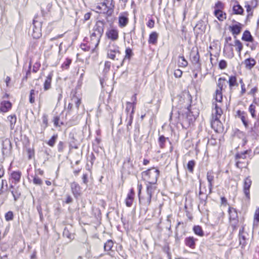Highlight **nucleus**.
<instances>
[{
  "label": "nucleus",
  "mask_w": 259,
  "mask_h": 259,
  "mask_svg": "<svg viewBox=\"0 0 259 259\" xmlns=\"http://www.w3.org/2000/svg\"><path fill=\"white\" fill-rule=\"evenodd\" d=\"M105 25L106 22L104 20H98L90 31V41L93 49L98 46L104 33Z\"/></svg>",
  "instance_id": "nucleus-1"
},
{
  "label": "nucleus",
  "mask_w": 259,
  "mask_h": 259,
  "mask_svg": "<svg viewBox=\"0 0 259 259\" xmlns=\"http://www.w3.org/2000/svg\"><path fill=\"white\" fill-rule=\"evenodd\" d=\"M142 179L147 184H156L159 176V170L155 167L150 168L141 173Z\"/></svg>",
  "instance_id": "nucleus-2"
},
{
  "label": "nucleus",
  "mask_w": 259,
  "mask_h": 259,
  "mask_svg": "<svg viewBox=\"0 0 259 259\" xmlns=\"http://www.w3.org/2000/svg\"><path fill=\"white\" fill-rule=\"evenodd\" d=\"M42 20L40 17L36 15L33 20L31 35L35 39H38L41 36Z\"/></svg>",
  "instance_id": "nucleus-3"
},
{
  "label": "nucleus",
  "mask_w": 259,
  "mask_h": 259,
  "mask_svg": "<svg viewBox=\"0 0 259 259\" xmlns=\"http://www.w3.org/2000/svg\"><path fill=\"white\" fill-rule=\"evenodd\" d=\"M229 221L233 231H235L238 227L239 223L237 211L236 208L229 207L228 209Z\"/></svg>",
  "instance_id": "nucleus-4"
},
{
  "label": "nucleus",
  "mask_w": 259,
  "mask_h": 259,
  "mask_svg": "<svg viewBox=\"0 0 259 259\" xmlns=\"http://www.w3.org/2000/svg\"><path fill=\"white\" fill-rule=\"evenodd\" d=\"M2 153L4 158L10 157L12 155V145L9 139L6 138L3 140L2 144Z\"/></svg>",
  "instance_id": "nucleus-5"
},
{
  "label": "nucleus",
  "mask_w": 259,
  "mask_h": 259,
  "mask_svg": "<svg viewBox=\"0 0 259 259\" xmlns=\"http://www.w3.org/2000/svg\"><path fill=\"white\" fill-rule=\"evenodd\" d=\"M226 79L224 77H220L217 82L218 88L215 90L214 98L217 102H222L223 100L222 91L224 85H225Z\"/></svg>",
  "instance_id": "nucleus-6"
},
{
  "label": "nucleus",
  "mask_w": 259,
  "mask_h": 259,
  "mask_svg": "<svg viewBox=\"0 0 259 259\" xmlns=\"http://www.w3.org/2000/svg\"><path fill=\"white\" fill-rule=\"evenodd\" d=\"M151 196L145 195L143 196L139 195V203L141 206V208L144 209L146 212L148 209V206L150 205L151 201Z\"/></svg>",
  "instance_id": "nucleus-7"
},
{
  "label": "nucleus",
  "mask_w": 259,
  "mask_h": 259,
  "mask_svg": "<svg viewBox=\"0 0 259 259\" xmlns=\"http://www.w3.org/2000/svg\"><path fill=\"white\" fill-rule=\"evenodd\" d=\"M214 105H215V108H214L215 115L213 117V120L211 122V127L213 129H215L214 124L215 123H218V124L220 123V118L221 117V116L223 113V111H222L221 108L220 107H219V105L216 103Z\"/></svg>",
  "instance_id": "nucleus-8"
},
{
  "label": "nucleus",
  "mask_w": 259,
  "mask_h": 259,
  "mask_svg": "<svg viewBox=\"0 0 259 259\" xmlns=\"http://www.w3.org/2000/svg\"><path fill=\"white\" fill-rule=\"evenodd\" d=\"M104 6L106 8V15L108 17L111 16L113 13L115 8V3L114 0H104L102 2V6Z\"/></svg>",
  "instance_id": "nucleus-9"
},
{
  "label": "nucleus",
  "mask_w": 259,
  "mask_h": 259,
  "mask_svg": "<svg viewBox=\"0 0 259 259\" xmlns=\"http://www.w3.org/2000/svg\"><path fill=\"white\" fill-rule=\"evenodd\" d=\"M233 21L235 22L236 24L230 26L229 27V29L231 32L234 38L236 39L237 38V36L240 33L242 29L243 25L239 22L235 21V20H233Z\"/></svg>",
  "instance_id": "nucleus-10"
},
{
  "label": "nucleus",
  "mask_w": 259,
  "mask_h": 259,
  "mask_svg": "<svg viewBox=\"0 0 259 259\" xmlns=\"http://www.w3.org/2000/svg\"><path fill=\"white\" fill-rule=\"evenodd\" d=\"M105 35L108 39L116 41L119 38V31L115 28L108 29L106 31Z\"/></svg>",
  "instance_id": "nucleus-11"
},
{
  "label": "nucleus",
  "mask_w": 259,
  "mask_h": 259,
  "mask_svg": "<svg viewBox=\"0 0 259 259\" xmlns=\"http://www.w3.org/2000/svg\"><path fill=\"white\" fill-rule=\"evenodd\" d=\"M70 188L74 197L76 199H78L81 194V188L79 185L76 182H73L70 184Z\"/></svg>",
  "instance_id": "nucleus-12"
},
{
  "label": "nucleus",
  "mask_w": 259,
  "mask_h": 259,
  "mask_svg": "<svg viewBox=\"0 0 259 259\" xmlns=\"http://www.w3.org/2000/svg\"><path fill=\"white\" fill-rule=\"evenodd\" d=\"M129 21L127 13H121L118 17V26L120 28L125 27Z\"/></svg>",
  "instance_id": "nucleus-13"
},
{
  "label": "nucleus",
  "mask_w": 259,
  "mask_h": 259,
  "mask_svg": "<svg viewBox=\"0 0 259 259\" xmlns=\"http://www.w3.org/2000/svg\"><path fill=\"white\" fill-rule=\"evenodd\" d=\"M252 184V181L249 176L246 177L244 180L243 191L245 196L249 198L250 197V188Z\"/></svg>",
  "instance_id": "nucleus-14"
},
{
  "label": "nucleus",
  "mask_w": 259,
  "mask_h": 259,
  "mask_svg": "<svg viewBox=\"0 0 259 259\" xmlns=\"http://www.w3.org/2000/svg\"><path fill=\"white\" fill-rule=\"evenodd\" d=\"M199 115L198 110L196 108H192L190 106L187 112V117L189 120H195Z\"/></svg>",
  "instance_id": "nucleus-15"
},
{
  "label": "nucleus",
  "mask_w": 259,
  "mask_h": 259,
  "mask_svg": "<svg viewBox=\"0 0 259 259\" xmlns=\"http://www.w3.org/2000/svg\"><path fill=\"white\" fill-rule=\"evenodd\" d=\"M247 235V233L244 232V228L242 227L239 230V244L241 246L242 248H244L247 244L246 241V236Z\"/></svg>",
  "instance_id": "nucleus-16"
},
{
  "label": "nucleus",
  "mask_w": 259,
  "mask_h": 259,
  "mask_svg": "<svg viewBox=\"0 0 259 259\" xmlns=\"http://www.w3.org/2000/svg\"><path fill=\"white\" fill-rule=\"evenodd\" d=\"M199 204H200L203 205L204 206L206 205L207 203V199L208 197L207 195H205L204 193L201 190V181H199ZM198 208H199V205H198Z\"/></svg>",
  "instance_id": "nucleus-17"
},
{
  "label": "nucleus",
  "mask_w": 259,
  "mask_h": 259,
  "mask_svg": "<svg viewBox=\"0 0 259 259\" xmlns=\"http://www.w3.org/2000/svg\"><path fill=\"white\" fill-rule=\"evenodd\" d=\"M69 145L70 149L78 148L77 140L75 138L74 134L72 133L69 134Z\"/></svg>",
  "instance_id": "nucleus-18"
},
{
  "label": "nucleus",
  "mask_w": 259,
  "mask_h": 259,
  "mask_svg": "<svg viewBox=\"0 0 259 259\" xmlns=\"http://www.w3.org/2000/svg\"><path fill=\"white\" fill-rule=\"evenodd\" d=\"M198 240L197 239L193 237H188L185 239V244L186 246L189 247L192 249H194L196 246V241Z\"/></svg>",
  "instance_id": "nucleus-19"
},
{
  "label": "nucleus",
  "mask_w": 259,
  "mask_h": 259,
  "mask_svg": "<svg viewBox=\"0 0 259 259\" xmlns=\"http://www.w3.org/2000/svg\"><path fill=\"white\" fill-rule=\"evenodd\" d=\"M107 57L113 60H121L122 59V55L120 51H118V53L112 51L107 52Z\"/></svg>",
  "instance_id": "nucleus-20"
},
{
  "label": "nucleus",
  "mask_w": 259,
  "mask_h": 259,
  "mask_svg": "<svg viewBox=\"0 0 259 259\" xmlns=\"http://www.w3.org/2000/svg\"><path fill=\"white\" fill-rule=\"evenodd\" d=\"M229 83V89L232 92L234 87H238V83L237 82V77L236 75H231L229 77V80L227 81Z\"/></svg>",
  "instance_id": "nucleus-21"
},
{
  "label": "nucleus",
  "mask_w": 259,
  "mask_h": 259,
  "mask_svg": "<svg viewBox=\"0 0 259 259\" xmlns=\"http://www.w3.org/2000/svg\"><path fill=\"white\" fill-rule=\"evenodd\" d=\"M53 76V73L52 72H51L46 77L45 82L44 83V91H48L51 89Z\"/></svg>",
  "instance_id": "nucleus-22"
},
{
  "label": "nucleus",
  "mask_w": 259,
  "mask_h": 259,
  "mask_svg": "<svg viewBox=\"0 0 259 259\" xmlns=\"http://www.w3.org/2000/svg\"><path fill=\"white\" fill-rule=\"evenodd\" d=\"M135 196V192L134 189H131L130 192L127 194L126 198L125 199V204L127 207L132 206Z\"/></svg>",
  "instance_id": "nucleus-23"
},
{
  "label": "nucleus",
  "mask_w": 259,
  "mask_h": 259,
  "mask_svg": "<svg viewBox=\"0 0 259 259\" xmlns=\"http://www.w3.org/2000/svg\"><path fill=\"white\" fill-rule=\"evenodd\" d=\"M247 69L251 70L256 64V61L254 58H249L244 60L243 62Z\"/></svg>",
  "instance_id": "nucleus-24"
},
{
  "label": "nucleus",
  "mask_w": 259,
  "mask_h": 259,
  "mask_svg": "<svg viewBox=\"0 0 259 259\" xmlns=\"http://www.w3.org/2000/svg\"><path fill=\"white\" fill-rule=\"evenodd\" d=\"M125 53V55L124 58H122L121 60L120 66H122L123 65V63L127 59L128 61H130L132 57L134 55L132 49L129 47L126 48Z\"/></svg>",
  "instance_id": "nucleus-25"
},
{
  "label": "nucleus",
  "mask_w": 259,
  "mask_h": 259,
  "mask_svg": "<svg viewBox=\"0 0 259 259\" xmlns=\"http://www.w3.org/2000/svg\"><path fill=\"white\" fill-rule=\"evenodd\" d=\"M12 107V104L10 101H4L0 104V111L2 112H8Z\"/></svg>",
  "instance_id": "nucleus-26"
},
{
  "label": "nucleus",
  "mask_w": 259,
  "mask_h": 259,
  "mask_svg": "<svg viewBox=\"0 0 259 259\" xmlns=\"http://www.w3.org/2000/svg\"><path fill=\"white\" fill-rule=\"evenodd\" d=\"M191 60L192 64L195 65L198 64L199 66H200L201 64L200 63V56L198 50L196 51V52H191Z\"/></svg>",
  "instance_id": "nucleus-27"
},
{
  "label": "nucleus",
  "mask_w": 259,
  "mask_h": 259,
  "mask_svg": "<svg viewBox=\"0 0 259 259\" xmlns=\"http://www.w3.org/2000/svg\"><path fill=\"white\" fill-rule=\"evenodd\" d=\"M140 135V126L137 124L135 126L134 139L137 144H140L141 142V138H139Z\"/></svg>",
  "instance_id": "nucleus-28"
},
{
  "label": "nucleus",
  "mask_w": 259,
  "mask_h": 259,
  "mask_svg": "<svg viewBox=\"0 0 259 259\" xmlns=\"http://www.w3.org/2000/svg\"><path fill=\"white\" fill-rule=\"evenodd\" d=\"M252 39H253V37L249 30H246L243 32L241 37L243 41L246 42L252 41Z\"/></svg>",
  "instance_id": "nucleus-29"
},
{
  "label": "nucleus",
  "mask_w": 259,
  "mask_h": 259,
  "mask_svg": "<svg viewBox=\"0 0 259 259\" xmlns=\"http://www.w3.org/2000/svg\"><path fill=\"white\" fill-rule=\"evenodd\" d=\"M158 34L156 32H152L149 35L148 42L149 44L155 45L157 42Z\"/></svg>",
  "instance_id": "nucleus-30"
},
{
  "label": "nucleus",
  "mask_w": 259,
  "mask_h": 259,
  "mask_svg": "<svg viewBox=\"0 0 259 259\" xmlns=\"http://www.w3.org/2000/svg\"><path fill=\"white\" fill-rule=\"evenodd\" d=\"M153 184H146V195L152 197L154 191L156 190V186H153Z\"/></svg>",
  "instance_id": "nucleus-31"
},
{
  "label": "nucleus",
  "mask_w": 259,
  "mask_h": 259,
  "mask_svg": "<svg viewBox=\"0 0 259 259\" xmlns=\"http://www.w3.org/2000/svg\"><path fill=\"white\" fill-rule=\"evenodd\" d=\"M214 15L219 21H222L226 19V14L222 11L214 10Z\"/></svg>",
  "instance_id": "nucleus-32"
},
{
  "label": "nucleus",
  "mask_w": 259,
  "mask_h": 259,
  "mask_svg": "<svg viewBox=\"0 0 259 259\" xmlns=\"http://www.w3.org/2000/svg\"><path fill=\"white\" fill-rule=\"evenodd\" d=\"M250 132L254 136H257L259 133V119L257 118L254 122L253 127H251Z\"/></svg>",
  "instance_id": "nucleus-33"
},
{
  "label": "nucleus",
  "mask_w": 259,
  "mask_h": 259,
  "mask_svg": "<svg viewBox=\"0 0 259 259\" xmlns=\"http://www.w3.org/2000/svg\"><path fill=\"white\" fill-rule=\"evenodd\" d=\"M21 177V172L20 171H14L11 173V178L15 184L20 182Z\"/></svg>",
  "instance_id": "nucleus-34"
},
{
  "label": "nucleus",
  "mask_w": 259,
  "mask_h": 259,
  "mask_svg": "<svg viewBox=\"0 0 259 259\" xmlns=\"http://www.w3.org/2000/svg\"><path fill=\"white\" fill-rule=\"evenodd\" d=\"M166 141H168L169 143L171 144L168 138H166L163 135H161L159 136L158 140V142L159 147L163 149L165 147V144Z\"/></svg>",
  "instance_id": "nucleus-35"
},
{
  "label": "nucleus",
  "mask_w": 259,
  "mask_h": 259,
  "mask_svg": "<svg viewBox=\"0 0 259 259\" xmlns=\"http://www.w3.org/2000/svg\"><path fill=\"white\" fill-rule=\"evenodd\" d=\"M251 150H247L241 153H237L235 155V160L240 159H244L246 157V155L249 154L251 152Z\"/></svg>",
  "instance_id": "nucleus-36"
},
{
  "label": "nucleus",
  "mask_w": 259,
  "mask_h": 259,
  "mask_svg": "<svg viewBox=\"0 0 259 259\" xmlns=\"http://www.w3.org/2000/svg\"><path fill=\"white\" fill-rule=\"evenodd\" d=\"M206 179L208 183V185H213L214 179V172L212 170L207 171Z\"/></svg>",
  "instance_id": "nucleus-37"
},
{
  "label": "nucleus",
  "mask_w": 259,
  "mask_h": 259,
  "mask_svg": "<svg viewBox=\"0 0 259 259\" xmlns=\"http://www.w3.org/2000/svg\"><path fill=\"white\" fill-rule=\"evenodd\" d=\"M233 13L235 15H243L244 9L239 4H237L233 6Z\"/></svg>",
  "instance_id": "nucleus-38"
},
{
  "label": "nucleus",
  "mask_w": 259,
  "mask_h": 259,
  "mask_svg": "<svg viewBox=\"0 0 259 259\" xmlns=\"http://www.w3.org/2000/svg\"><path fill=\"white\" fill-rule=\"evenodd\" d=\"M193 230L194 233L199 236L202 237L204 235L202 227L199 225L194 226L193 227Z\"/></svg>",
  "instance_id": "nucleus-39"
},
{
  "label": "nucleus",
  "mask_w": 259,
  "mask_h": 259,
  "mask_svg": "<svg viewBox=\"0 0 259 259\" xmlns=\"http://www.w3.org/2000/svg\"><path fill=\"white\" fill-rule=\"evenodd\" d=\"M233 46L236 47V51L238 52L239 54H240L243 48L242 42L236 38L234 41V45H233Z\"/></svg>",
  "instance_id": "nucleus-40"
},
{
  "label": "nucleus",
  "mask_w": 259,
  "mask_h": 259,
  "mask_svg": "<svg viewBox=\"0 0 259 259\" xmlns=\"http://www.w3.org/2000/svg\"><path fill=\"white\" fill-rule=\"evenodd\" d=\"M8 120L10 122V128L13 130L16 122V116L15 115H11L8 116Z\"/></svg>",
  "instance_id": "nucleus-41"
},
{
  "label": "nucleus",
  "mask_w": 259,
  "mask_h": 259,
  "mask_svg": "<svg viewBox=\"0 0 259 259\" xmlns=\"http://www.w3.org/2000/svg\"><path fill=\"white\" fill-rule=\"evenodd\" d=\"M15 201H17L21 196V192L17 187L11 191Z\"/></svg>",
  "instance_id": "nucleus-42"
},
{
  "label": "nucleus",
  "mask_w": 259,
  "mask_h": 259,
  "mask_svg": "<svg viewBox=\"0 0 259 259\" xmlns=\"http://www.w3.org/2000/svg\"><path fill=\"white\" fill-rule=\"evenodd\" d=\"M135 106L132 104L131 102H127L126 103V107L125 108V111L128 113L130 112V110L132 109V111L129 115H133L135 112Z\"/></svg>",
  "instance_id": "nucleus-43"
},
{
  "label": "nucleus",
  "mask_w": 259,
  "mask_h": 259,
  "mask_svg": "<svg viewBox=\"0 0 259 259\" xmlns=\"http://www.w3.org/2000/svg\"><path fill=\"white\" fill-rule=\"evenodd\" d=\"M179 66L182 67H186L188 65V62L183 55L179 56Z\"/></svg>",
  "instance_id": "nucleus-44"
},
{
  "label": "nucleus",
  "mask_w": 259,
  "mask_h": 259,
  "mask_svg": "<svg viewBox=\"0 0 259 259\" xmlns=\"http://www.w3.org/2000/svg\"><path fill=\"white\" fill-rule=\"evenodd\" d=\"M111 51H112L114 52H116L118 53V51H119V47L114 42H110L108 46L107 52H110Z\"/></svg>",
  "instance_id": "nucleus-45"
},
{
  "label": "nucleus",
  "mask_w": 259,
  "mask_h": 259,
  "mask_svg": "<svg viewBox=\"0 0 259 259\" xmlns=\"http://www.w3.org/2000/svg\"><path fill=\"white\" fill-rule=\"evenodd\" d=\"M72 62V59L67 58L65 61L61 65V68L63 70H67L69 69L70 65Z\"/></svg>",
  "instance_id": "nucleus-46"
},
{
  "label": "nucleus",
  "mask_w": 259,
  "mask_h": 259,
  "mask_svg": "<svg viewBox=\"0 0 259 259\" xmlns=\"http://www.w3.org/2000/svg\"><path fill=\"white\" fill-rule=\"evenodd\" d=\"M113 242L112 240H108L104 244V248L105 251H109L113 246Z\"/></svg>",
  "instance_id": "nucleus-47"
},
{
  "label": "nucleus",
  "mask_w": 259,
  "mask_h": 259,
  "mask_svg": "<svg viewBox=\"0 0 259 259\" xmlns=\"http://www.w3.org/2000/svg\"><path fill=\"white\" fill-rule=\"evenodd\" d=\"M58 139V135H54L47 142V144L50 147H54Z\"/></svg>",
  "instance_id": "nucleus-48"
},
{
  "label": "nucleus",
  "mask_w": 259,
  "mask_h": 259,
  "mask_svg": "<svg viewBox=\"0 0 259 259\" xmlns=\"http://www.w3.org/2000/svg\"><path fill=\"white\" fill-rule=\"evenodd\" d=\"M42 124L41 128L45 130L48 126V115L46 114H44L42 117Z\"/></svg>",
  "instance_id": "nucleus-49"
},
{
  "label": "nucleus",
  "mask_w": 259,
  "mask_h": 259,
  "mask_svg": "<svg viewBox=\"0 0 259 259\" xmlns=\"http://www.w3.org/2000/svg\"><path fill=\"white\" fill-rule=\"evenodd\" d=\"M38 91H35L34 90H31L30 92L29 101L31 104L34 103L35 102V96L37 95Z\"/></svg>",
  "instance_id": "nucleus-50"
},
{
  "label": "nucleus",
  "mask_w": 259,
  "mask_h": 259,
  "mask_svg": "<svg viewBox=\"0 0 259 259\" xmlns=\"http://www.w3.org/2000/svg\"><path fill=\"white\" fill-rule=\"evenodd\" d=\"M250 44H247L246 46L249 47L251 51H254L256 50L257 47L258 46V43L257 41H256L254 40V38L252 39V41H249Z\"/></svg>",
  "instance_id": "nucleus-51"
},
{
  "label": "nucleus",
  "mask_w": 259,
  "mask_h": 259,
  "mask_svg": "<svg viewBox=\"0 0 259 259\" xmlns=\"http://www.w3.org/2000/svg\"><path fill=\"white\" fill-rule=\"evenodd\" d=\"M195 165V162L194 160H192L188 161L187 167L190 172L192 173L194 171V167Z\"/></svg>",
  "instance_id": "nucleus-52"
},
{
  "label": "nucleus",
  "mask_w": 259,
  "mask_h": 259,
  "mask_svg": "<svg viewBox=\"0 0 259 259\" xmlns=\"http://www.w3.org/2000/svg\"><path fill=\"white\" fill-rule=\"evenodd\" d=\"M5 220L9 222L12 221L14 219V213L12 211H9L5 214Z\"/></svg>",
  "instance_id": "nucleus-53"
},
{
  "label": "nucleus",
  "mask_w": 259,
  "mask_h": 259,
  "mask_svg": "<svg viewBox=\"0 0 259 259\" xmlns=\"http://www.w3.org/2000/svg\"><path fill=\"white\" fill-rule=\"evenodd\" d=\"M248 110L250 113L252 117L253 118H256V115L255 114V106L251 104L249 107Z\"/></svg>",
  "instance_id": "nucleus-54"
},
{
  "label": "nucleus",
  "mask_w": 259,
  "mask_h": 259,
  "mask_svg": "<svg viewBox=\"0 0 259 259\" xmlns=\"http://www.w3.org/2000/svg\"><path fill=\"white\" fill-rule=\"evenodd\" d=\"M31 62L29 63V66H28V69L26 72V75L25 76H24L22 78V81L24 82L26 81L27 80V78L30 77L31 74Z\"/></svg>",
  "instance_id": "nucleus-55"
},
{
  "label": "nucleus",
  "mask_w": 259,
  "mask_h": 259,
  "mask_svg": "<svg viewBox=\"0 0 259 259\" xmlns=\"http://www.w3.org/2000/svg\"><path fill=\"white\" fill-rule=\"evenodd\" d=\"M96 9L99 10L98 13H103L106 15V8L105 6H102V3H100L97 7Z\"/></svg>",
  "instance_id": "nucleus-56"
},
{
  "label": "nucleus",
  "mask_w": 259,
  "mask_h": 259,
  "mask_svg": "<svg viewBox=\"0 0 259 259\" xmlns=\"http://www.w3.org/2000/svg\"><path fill=\"white\" fill-rule=\"evenodd\" d=\"M33 183L35 185L41 186L42 184V181L35 174L33 177Z\"/></svg>",
  "instance_id": "nucleus-57"
},
{
  "label": "nucleus",
  "mask_w": 259,
  "mask_h": 259,
  "mask_svg": "<svg viewBox=\"0 0 259 259\" xmlns=\"http://www.w3.org/2000/svg\"><path fill=\"white\" fill-rule=\"evenodd\" d=\"M65 147V143L62 141H60L57 145L58 151L61 153H63Z\"/></svg>",
  "instance_id": "nucleus-58"
},
{
  "label": "nucleus",
  "mask_w": 259,
  "mask_h": 259,
  "mask_svg": "<svg viewBox=\"0 0 259 259\" xmlns=\"http://www.w3.org/2000/svg\"><path fill=\"white\" fill-rule=\"evenodd\" d=\"M215 10H219V11H222L224 8V4L221 1H218L214 6Z\"/></svg>",
  "instance_id": "nucleus-59"
},
{
  "label": "nucleus",
  "mask_w": 259,
  "mask_h": 259,
  "mask_svg": "<svg viewBox=\"0 0 259 259\" xmlns=\"http://www.w3.org/2000/svg\"><path fill=\"white\" fill-rule=\"evenodd\" d=\"M127 118L128 119V122L126 124V130H127V132H130V127L131 126L132 122H133V115H128L127 116Z\"/></svg>",
  "instance_id": "nucleus-60"
},
{
  "label": "nucleus",
  "mask_w": 259,
  "mask_h": 259,
  "mask_svg": "<svg viewBox=\"0 0 259 259\" xmlns=\"http://www.w3.org/2000/svg\"><path fill=\"white\" fill-rule=\"evenodd\" d=\"M219 66L221 69H225L227 67V63L225 60H221L219 63Z\"/></svg>",
  "instance_id": "nucleus-61"
},
{
  "label": "nucleus",
  "mask_w": 259,
  "mask_h": 259,
  "mask_svg": "<svg viewBox=\"0 0 259 259\" xmlns=\"http://www.w3.org/2000/svg\"><path fill=\"white\" fill-rule=\"evenodd\" d=\"M258 223H259V207L256 209L254 215V224Z\"/></svg>",
  "instance_id": "nucleus-62"
},
{
  "label": "nucleus",
  "mask_w": 259,
  "mask_h": 259,
  "mask_svg": "<svg viewBox=\"0 0 259 259\" xmlns=\"http://www.w3.org/2000/svg\"><path fill=\"white\" fill-rule=\"evenodd\" d=\"M73 198L71 197V196L68 194H67L66 195V199L65 200L63 201V202L65 203L66 204H70L73 202Z\"/></svg>",
  "instance_id": "nucleus-63"
},
{
  "label": "nucleus",
  "mask_w": 259,
  "mask_h": 259,
  "mask_svg": "<svg viewBox=\"0 0 259 259\" xmlns=\"http://www.w3.org/2000/svg\"><path fill=\"white\" fill-rule=\"evenodd\" d=\"M111 67V62L109 61H106L104 64V68L103 71L105 73L108 72Z\"/></svg>",
  "instance_id": "nucleus-64"
}]
</instances>
